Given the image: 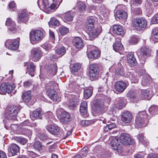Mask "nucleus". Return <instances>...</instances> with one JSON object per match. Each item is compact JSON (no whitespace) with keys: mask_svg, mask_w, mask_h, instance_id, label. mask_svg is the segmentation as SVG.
Returning <instances> with one entry per match:
<instances>
[{"mask_svg":"<svg viewBox=\"0 0 158 158\" xmlns=\"http://www.w3.org/2000/svg\"><path fill=\"white\" fill-rule=\"evenodd\" d=\"M118 141V139L117 137H114L110 144L112 149L117 150L118 153H120L122 152V145L119 143Z\"/></svg>","mask_w":158,"mask_h":158,"instance_id":"nucleus-15","label":"nucleus"},{"mask_svg":"<svg viewBox=\"0 0 158 158\" xmlns=\"http://www.w3.org/2000/svg\"><path fill=\"white\" fill-rule=\"evenodd\" d=\"M87 111V103L85 102H82L80 107V111L82 114H85Z\"/></svg>","mask_w":158,"mask_h":158,"instance_id":"nucleus-33","label":"nucleus"},{"mask_svg":"<svg viewBox=\"0 0 158 158\" xmlns=\"http://www.w3.org/2000/svg\"><path fill=\"white\" fill-rule=\"evenodd\" d=\"M95 18L92 17H87L86 21V26L87 29L94 26Z\"/></svg>","mask_w":158,"mask_h":158,"instance_id":"nucleus-30","label":"nucleus"},{"mask_svg":"<svg viewBox=\"0 0 158 158\" xmlns=\"http://www.w3.org/2000/svg\"><path fill=\"white\" fill-rule=\"evenodd\" d=\"M149 91L147 90H140V97L143 99L149 100L150 98L149 97Z\"/></svg>","mask_w":158,"mask_h":158,"instance_id":"nucleus-35","label":"nucleus"},{"mask_svg":"<svg viewBox=\"0 0 158 158\" xmlns=\"http://www.w3.org/2000/svg\"><path fill=\"white\" fill-rule=\"evenodd\" d=\"M31 98V92L30 91H28L23 93L22 98L24 102H26L30 101Z\"/></svg>","mask_w":158,"mask_h":158,"instance_id":"nucleus-32","label":"nucleus"},{"mask_svg":"<svg viewBox=\"0 0 158 158\" xmlns=\"http://www.w3.org/2000/svg\"><path fill=\"white\" fill-rule=\"evenodd\" d=\"M88 148L87 147L84 148L81 150V154L83 156H85L88 152Z\"/></svg>","mask_w":158,"mask_h":158,"instance_id":"nucleus-61","label":"nucleus"},{"mask_svg":"<svg viewBox=\"0 0 158 158\" xmlns=\"http://www.w3.org/2000/svg\"><path fill=\"white\" fill-rule=\"evenodd\" d=\"M119 140L121 143L124 145H128L134 144V140L131 139L130 135L128 134L122 133L119 136Z\"/></svg>","mask_w":158,"mask_h":158,"instance_id":"nucleus-7","label":"nucleus"},{"mask_svg":"<svg viewBox=\"0 0 158 158\" xmlns=\"http://www.w3.org/2000/svg\"><path fill=\"white\" fill-rule=\"evenodd\" d=\"M148 111L151 114H158V107L157 106L153 105L151 106L148 109Z\"/></svg>","mask_w":158,"mask_h":158,"instance_id":"nucleus-43","label":"nucleus"},{"mask_svg":"<svg viewBox=\"0 0 158 158\" xmlns=\"http://www.w3.org/2000/svg\"><path fill=\"white\" fill-rule=\"evenodd\" d=\"M16 140L23 145H24L27 142V140L22 137H17Z\"/></svg>","mask_w":158,"mask_h":158,"instance_id":"nucleus-50","label":"nucleus"},{"mask_svg":"<svg viewBox=\"0 0 158 158\" xmlns=\"http://www.w3.org/2000/svg\"><path fill=\"white\" fill-rule=\"evenodd\" d=\"M147 114L145 111L139 112L135 119V124L137 127L140 128L146 126L148 122Z\"/></svg>","mask_w":158,"mask_h":158,"instance_id":"nucleus-2","label":"nucleus"},{"mask_svg":"<svg viewBox=\"0 0 158 158\" xmlns=\"http://www.w3.org/2000/svg\"><path fill=\"white\" fill-rule=\"evenodd\" d=\"M38 137L42 141H46L49 139V138L44 133L39 134L38 135Z\"/></svg>","mask_w":158,"mask_h":158,"instance_id":"nucleus-51","label":"nucleus"},{"mask_svg":"<svg viewBox=\"0 0 158 158\" xmlns=\"http://www.w3.org/2000/svg\"><path fill=\"white\" fill-rule=\"evenodd\" d=\"M113 32L119 35H123L124 34V31L123 27L119 25H114L112 28Z\"/></svg>","mask_w":158,"mask_h":158,"instance_id":"nucleus-26","label":"nucleus"},{"mask_svg":"<svg viewBox=\"0 0 158 158\" xmlns=\"http://www.w3.org/2000/svg\"><path fill=\"white\" fill-rule=\"evenodd\" d=\"M127 77H129L132 83H136L138 82L139 79V75L136 73H132L129 72L127 74Z\"/></svg>","mask_w":158,"mask_h":158,"instance_id":"nucleus-28","label":"nucleus"},{"mask_svg":"<svg viewBox=\"0 0 158 158\" xmlns=\"http://www.w3.org/2000/svg\"><path fill=\"white\" fill-rule=\"evenodd\" d=\"M14 84L10 85L8 83H2L0 87V94H4L6 93H9L15 88Z\"/></svg>","mask_w":158,"mask_h":158,"instance_id":"nucleus-8","label":"nucleus"},{"mask_svg":"<svg viewBox=\"0 0 158 158\" xmlns=\"http://www.w3.org/2000/svg\"><path fill=\"white\" fill-rule=\"evenodd\" d=\"M147 25V21L143 18L136 19L133 22V27L139 31L145 29Z\"/></svg>","mask_w":158,"mask_h":158,"instance_id":"nucleus-3","label":"nucleus"},{"mask_svg":"<svg viewBox=\"0 0 158 158\" xmlns=\"http://www.w3.org/2000/svg\"><path fill=\"white\" fill-rule=\"evenodd\" d=\"M117 103L116 104V107L118 109H122L125 106L123 103V98H118L117 99Z\"/></svg>","mask_w":158,"mask_h":158,"instance_id":"nucleus-40","label":"nucleus"},{"mask_svg":"<svg viewBox=\"0 0 158 158\" xmlns=\"http://www.w3.org/2000/svg\"><path fill=\"white\" fill-rule=\"evenodd\" d=\"M59 6V5L58 4L57 2L53 0V2L51 4L49 7L52 10H56L58 8Z\"/></svg>","mask_w":158,"mask_h":158,"instance_id":"nucleus-52","label":"nucleus"},{"mask_svg":"<svg viewBox=\"0 0 158 158\" xmlns=\"http://www.w3.org/2000/svg\"><path fill=\"white\" fill-rule=\"evenodd\" d=\"M138 41V38L135 36L131 37L130 40V42L133 44H137Z\"/></svg>","mask_w":158,"mask_h":158,"instance_id":"nucleus-59","label":"nucleus"},{"mask_svg":"<svg viewBox=\"0 0 158 158\" xmlns=\"http://www.w3.org/2000/svg\"><path fill=\"white\" fill-rule=\"evenodd\" d=\"M133 116L131 113L128 111L123 112L121 116L122 121L126 123H129L131 122Z\"/></svg>","mask_w":158,"mask_h":158,"instance_id":"nucleus-18","label":"nucleus"},{"mask_svg":"<svg viewBox=\"0 0 158 158\" xmlns=\"http://www.w3.org/2000/svg\"><path fill=\"white\" fill-rule=\"evenodd\" d=\"M57 69V67L56 65L55 64H52L49 67L48 72L50 73L51 76H54L56 73Z\"/></svg>","mask_w":158,"mask_h":158,"instance_id":"nucleus-38","label":"nucleus"},{"mask_svg":"<svg viewBox=\"0 0 158 158\" xmlns=\"http://www.w3.org/2000/svg\"><path fill=\"white\" fill-rule=\"evenodd\" d=\"M26 65L27 66V70L29 73L31 77H33L34 75V72L35 71V66L33 63L26 62L24 63V66Z\"/></svg>","mask_w":158,"mask_h":158,"instance_id":"nucleus-24","label":"nucleus"},{"mask_svg":"<svg viewBox=\"0 0 158 158\" xmlns=\"http://www.w3.org/2000/svg\"><path fill=\"white\" fill-rule=\"evenodd\" d=\"M116 16L119 19H125L127 18V15L125 10H117Z\"/></svg>","mask_w":158,"mask_h":158,"instance_id":"nucleus-31","label":"nucleus"},{"mask_svg":"<svg viewBox=\"0 0 158 158\" xmlns=\"http://www.w3.org/2000/svg\"><path fill=\"white\" fill-rule=\"evenodd\" d=\"M19 39L16 40H9L6 41L5 44L6 47L13 51L16 50L19 48Z\"/></svg>","mask_w":158,"mask_h":158,"instance_id":"nucleus-9","label":"nucleus"},{"mask_svg":"<svg viewBox=\"0 0 158 158\" xmlns=\"http://www.w3.org/2000/svg\"><path fill=\"white\" fill-rule=\"evenodd\" d=\"M9 7L10 9L15 8L16 4L14 1L11 2L9 4Z\"/></svg>","mask_w":158,"mask_h":158,"instance_id":"nucleus-64","label":"nucleus"},{"mask_svg":"<svg viewBox=\"0 0 158 158\" xmlns=\"http://www.w3.org/2000/svg\"><path fill=\"white\" fill-rule=\"evenodd\" d=\"M34 148L36 150L39 151L41 149L42 145L39 142H36L34 144Z\"/></svg>","mask_w":158,"mask_h":158,"instance_id":"nucleus-55","label":"nucleus"},{"mask_svg":"<svg viewBox=\"0 0 158 158\" xmlns=\"http://www.w3.org/2000/svg\"><path fill=\"white\" fill-rule=\"evenodd\" d=\"M6 25L8 27V29L10 30L14 33L16 31L15 23L13 21L10 19L7 18L6 22Z\"/></svg>","mask_w":158,"mask_h":158,"instance_id":"nucleus-23","label":"nucleus"},{"mask_svg":"<svg viewBox=\"0 0 158 158\" xmlns=\"http://www.w3.org/2000/svg\"><path fill=\"white\" fill-rule=\"evenodd\" d=\"M19 110V108L17 106L8 105L4 115L5 119L12 121L16 120L17 115Z\"/></svg>","mask_w":158,"mask_h":158,"instance_id":"nucleus-1","label":"nucleus"},{"mask_svg":"<svg viewBox=\"0 0 158 158\" xmlns=\"http://www.w3.org/2000/svg\"><path fill=\"white\" fill-rule=\"evenodd\" d=\"M43 114V112L41 110L37 109L33 112L31 115L32 118L34 120L35 119H41Z\"/></svg>","mask_w":158,"mask_h":158,"instance_id":"nucleus-29","label":"nucleus"},{"mask_svg":"<svg viewBox=\"0 0 158 158\" xmlns=\"http://www.w3.org/2000/svg\"><path fill=\"white\" fill-rule=\"evenodd\" d=\"M149 83V79L147 77H144L142 79L141 84L143 86L147 85Z\"/></svg>","mask_w":158,"mask_h":158,"instance_id":"nucleus-54","label":"nucleus"},{"mask_svg":"<svg viewBox=\"0 0 158 158\" xmlns=\"http://www.w3.org/2000/svg\"><path fill=\"white\" fill-rule=\"evenodd\" d=\"M73 42L74 47L78 50L81 49L84 46L83 40L79 37H75L73 39Z\"/></svg>","mask_w":158,"mask_h":158,"instance_id":"nucleus-20","label":"nucleus"},{"mask_svg":"<svg viewBox=\"0 0 158 158\" xmlns=\"http://www.w3.org/2000/svg\"><path fill=\"white\" fill-rule=\"evenodd\" d=\"M137 137L139 141L141 142L145 146H147L149 144V142L147 140L144 139V137L142 133L139 134Z\"/></svg>","mask_w":158,"mask_h":158,"instance_id":"nucleus-42","label":"nucleus"},{"mask_svg":"<svg viewBox=\"0 0 158 158\" xmlns=\"http://www.w3.org/2000/svg\"><path fill=\"white\" fill-rule=\"evenodd\" d=\"M65 49L64 47L62 46L58 48L56 50V53L61 56L63 55L65 53Z\"/></svg>","mask_w":158,"mask_h":158,"instance_id":"nucleus-47","label":"nucleus"},{"mask_svg":"<svg viewBox=\"0 0 158 158\" xmlns=\"http://www.w3.org/2000/svg\"><path fill=\"white\" fill-rule=\"evenodd\" d=\"M89 73L91 79H96L99 75V70L98 66L95 64L91 65Z\"/></svg>","mask_w":158,"mask_h":158,"instance_id":"nucleus-12","label":"nucleus"},{"mask_svg":"<svg viewBox=\"0 0 158 158\" xmlns=\"http://www.w3.org/2000/svg\"><path fill=\"white\" fill-rule=\"evenodd\" d=\"M153 34L154 38L158 40V27L155 28L153 30Z\"/></svg>","mask_w":158,"mask_h":158,"instance_id":"nucleus-57","label":"nucleus"},{"mask_svg":"<svg viewBox=\"0 0 158 158\" xmlns=\"http://www.w3.org/2000/svg\"><path fill=\"white\" fill-rule=\"evenodd\" d=\"M19 147L15 143L11 144L8 148L9 153H10L12 156L16 155L19 152Z\"/></svg>","mask_w":158,"mask_h":158,"instance_id":"nucleus-21","label":"nucleus"},{"mask_svg":"<svg viewBox=\"0 0 158 158\" xmlns=\"http://www.w3.org/2000/svg\"><path fill=\"white\" fill-rule=\"evenodd\" d=\"M93 50L87 53V56L89 59H96L100 57L101 51L93 45L91 46Z\"/></svg>","mask_w":158,"mask_h":158,"instance_id":"nucleus-16","label":"nucleus"},{"mask_svg":"<svg viewBox=\"0 0 158 158\" xmlns=\"http://www.w3.org/2000/svg\"><path fill=\"white\" fill-rule=\"evenodd\" d=\"M64 21L70 22L73 20V16L71 12L69 11L64 14Z\"/></svg>","mask_w":158,"mask_h":158,"instance_id":"nucleus-37","label":"nucleus"},{"mask_svg":"<svg viewBox=\"0 0 158 158\" xmlns=\"http://www.w3.org/2000/svg\"><path fill=\"white\" fill-rule=\"evenodd\" d=\"M109 122H108V124H107V125L108 126V127H108V129H109L110 130L116 127V125L114 123H112L110 124H109Z\"/></svg>","mask_w":158,"mask_h":158,"instance_id":"nucleus-62","label":"nucleus"},{"mask_svg":"<svg viewBox=\"0 0 158 158\" xmlns=\"http://www.w3.org/2000/svg\"><path fill=\"white\" fill-rule=\"evenodd\" d=\"M46 129L48 132L53 135L59 134L62 135L64 134V131L61 130L60 128L56 125L51 124L49 126L47 127Z\"/></svg>","mask_w":158,"mask_h":158,"instance_id":"nucleus-11","label":"nucleus"},{"mask_svg":"<svg viewBox=\"0 0 158 158\" xmlns=\"http://www.w3.org/2000/svg\"><path fill=\"white\" fill-rule=\"evenodd\" d=\"M127 61L129 65L130 66H135L136 64V61L134 54H128L127 56Z\"/></svg>","mask_w":158,"mask_h":158,"instance_id":"nucleus-27","label":"nucleus"},{"mask_svg":"<svg viewBox=\"0 0 158 158\" xmlns=\"http://www.w3.org/2000/svg\"><path fill=\"white\" fill-rule=\"evenodd\" d=\"M53 2V0H42V4L44 8L46 9L49 7V5Z\"/></svg>","mask_w":158,"mask_h":158,"instance_id":"nucleus-46","label":"nucleus"},{"mask_svg":"<svg viewBox=\"0 0 158 158\" xmlns=\"http://www.w3.org/2000/svg\"><path fill=\"white\" fill-rule=\"evenodd\" d=\"M50 39L52 40V42L54 43L55 41V35L54 32L50 30H49Z\"/></svg>","mask_w":158,"mask_h":158,"instance_id":"nucleus-58","label":"nucleus"},{"mask_svg":"<svg viewBox=\"0 0 158 158\" xmlns=\"http://www.w3.org/2000/svg\"><path fill=\"white\" fill-rule=\"evenodd\" d=\"M22 134L29 137L32 134V131L28 128H22L21 129Z\"/></svg>","mask_w":158,"mask_h":158,"instance_id":"nucleus-41","label":"nucleus"},{"mask_svg":"<svg viewBox=\"0 0 158 158\" xmlns=\"http://www.w3.org/2000/svg\"><path fill=\"white\" fill-rule=\"evenodd\" d=\"M31 58L34 61L39 60L42 56L41 51L39 48H34L31 51Z\"/></svg>","mask_w":158,"mask_h":158,"instance_id":"nucleus-14","label":"nucleus"},{"mask_svg":"<svg viewBox=\"0 0 158 158\" xmlns=\"http://www.w3.org/2000/svg\"><path fill=\"white\" fill-rule=\"evenodd\" d=\"M44 37V31L42 30H34L30 33V39L31 41L37 42L41 40Z\"/></svg>","mask_w":158,"mask_h":158,"instance_id":"nucleus-5","label":"nucleus"},{"mask_svg":"<svg viewBox=\"0 0 158 158\" xmlns=\"http://www.w3.org/2000/svg\"><path fill=\"white\" fill-rule=\"evenodd\" d=\"M104 111L103 102L100 101H98L94 104V113L96 114L95 115L97 116L102 114Z\"/></svg>","mask_w":158,"mask_h":158,"instance_id":"nucleus-13","label":"nucleus"},{"mask_svg":"<svg viewBox=\"0 0 158 158\" xmlns=\"http://www.w3.org/2000/svg\"><path fill=\"white\" fill-rule=\"evenodd\" d=\"M81 65L78 63L73 64L71 68V71L73 73H74L79 70L81 68Z\"/></svg>","mask_w":158,"mask_h":158,"instance_id":"nucleus-39","label":"nucleus"},{"mask_svg":"<svg viewBox=\"0 0 158 158\" xmlns=\"http://www.w3.org/2000/svg\"><path fill=\"white\" fill-rule=\"evenodd\" d=\"M87 30L89 40H92L100 34L102 32V29L101 26L98 25L96 27L95 26L92 27L88 29Z\"/></svg>","mask_w":158,"mask_h":158,"instance_id":"nucleus-4","label":"nucleus"},{"mask_svg":"<svg viewBox=\"0 0 158 158\" xmlns=\"http://www.w3.org/2000/svg\"><path fill=\"white\" fill-rule=\"evenodd\" d=\"M128 85L122 81H118L116 82L114 86V88L115 90L119 93H122L126 88Z\"/></svg>","mask_w":158,"mask_h":158,"instance_id":"nucleus-17","label":"nucleus"},{"mask_svg":"<svg viewBox=\"0 0 158 158\" xmlns=\"http://www.w3.org/2000/svg\"><path fill=\"white\" fill-rule=\"evenodd\" d=\"M60 120L63 123L67 124L71 120L69 114L66 112H63L60 115Z\"/></svg>","mask_w":158,"mask_h":158,"instance_id":"nucleus-22","label":"nucleus"},{"mask_svg":"<svg viewBox=\"0 0 158 158\" xmlns=\"http://www.w3.org/2000/svg\"><path fill=\"white\" fill-rule=\"evenodd\" d=\"M47 93L49 97L54 102H58L60 101L57 93L54 89H48Z\"/></svg>","mask_w":158,"mask_h":158,"instance_id":"nucleus-19","label":"nucleus"},{"mask_svg":"<svg viewBox=\"0 0 158 158\" xmlns=\"http://www.w3.org/2000/svg\"><path fill=\"white\" fill-rule=\"evenodd\" d=\"M68 105L69 106L72 108H73L75 105V102L74 100L72 99V100L70 99Z\"/></svg>","mask_w":158,"mask_h":158,"instance_id":"nucleus-60","label":"nucleus"},{"mask_svg":"<svg viewBox=\"0 0 158 158\" xmlns=\"http://www.w3.org/2000/svg\"><path fill=\"white\" fill-rule=\"evenodd\" d=\"M59 31L62 35H65L68 32L69 29L65 27H62L59 28Z\"/></svg>","mask_w":158,"mask_h":158,"instance_id":"nucleus-48","label":"nucleus"},{"mask_svg":"<svg viewBox=\"0 0 158 158\" xmlns=\"http://www.w3.org/2000/svg\"><path fill=\"white\" fill-rule=\"evenodd\" d=\"M151 22L153 24L158 23V13L155 14L152 17Z\"/></svg>","mask_w":158,"mask_h":158,"instance_id":"nucleus-53","label":"nucleus"},{"mask_svg":"<svg viewBox=\"0 0 158 158\" xmlns=\"http://www.w3.org/2000/svg\"><path fill=\"white\" fill-rule=\"evenodd\" d=\"M115 75L117 77H120L124 75L125 72L123 66L120 63H118L115 69Z\"/></svg>","mask_w":158,"mask_h":158,"instance_id":"nucleus-25","label":"nucleus"},{"mask_svg":"<svg viewBox=\"0 0 158 158\" xmlns=\"http://www.w3.org/2000/svg\"><path fill=\"white\" fill-rule=\"evenodd\" d=\"M113 46V49L116 52L121 51L123 49V46L120 41H117Z\"/></svg>","mask_w":158,"mask_h":158,"instance_id":"nucleus-34","label":"nucleus"},{"mask_svg":"<svg viewBox=\"0 0 158 158\" xmlns=\"http://www.w3.org/2000/svg\"><path fill=\"white\" fill-rule=\"evenodd\" d=\"M151 50L147 46H143L138 49L136 52L137 54L140 59L143 60L149 55Z\"/></svg>","mask_w":158,"mask_h":158,"instance_id":"nucleus-6","label":"nucleus"},{"mask_svg":"<svg viewBox=\"0 0 158 158\" xmlns=\"http://www.w3.org/2000/svg\"><path fill=\"white\" fill-rule=\"evenodd\" d=\"M30 12L27 10H21L18 15L17 20L19 23L27 24L29 19Z\"/></svg>","mask_w":158,"mask_h":158,"instance_id":"nucleus-10","label":"nucleus"},{"mask_svg":"<svg viewBox=\"0 0 158 158\" xmlns=\"http://www.w3.org/2000/svg\"><path fill=\"white\" fill-rule=\"evenodd\" d=\"M92 93L93 91L91 89H88L85 90L84 91V97L88 99L91 96Z\"/></svg>","mask_w":158,"mask_h":158,"instance_id":"nucleus-45","label":"nucleus"},{"mask_svg":"<svg viewBox=\"0 0 158 158\" xmlns=\"http://www.w3.org/2000/svg\"><path fill=\"white\" fill-rule=\"evenodd\" d=\"M49 26H58L60 24L59 21L54 18H52L49 22Z\"/></svg>","mask_w":158,"mask_h":158,"instance_id":"nucleus-44","label":"nucleus"},{"mask_svg":"<svg viewBox=\"0 0 158 158\" xmlns=\"http://www.w3.org/2000/svg\"><path fill=\"white\" fill-rule=\"evenodd\" d=\"M32 85V81L31 80H28L25 81L24 83V86L25 87H29Z\"/></svg>","mask_w":158,"mask_h":158,"instance_id":"nucleus-63","label":"nucleus"},{"mask_svg":"<svg viewBox=\"0 0 158 158\" xmlns=\"http://www.w3.org/2000/svg\"><path fill=\"white\" fill-rule=\"evenodd\" d=\"M86 6L85 3L81 1H78L74 7L75 9L84 10L86 9Z\"/></svg>","mask_w":158,"mask_h":158,"instance_id":"nucleus-36","label":"nucleus"},{"mask_svg":"<svg viewBox=\"0 0 158 158\" xmlns=\"http://www.w3.org/2000/svg\"><path fill=\"white\" fill-rule=\"evenodd\" d=\"M42 47L46 50L48 51L51 48L52 46L49 43H45L42 45Z\"/></svg>","mask_w":158,"mask_h":158,"instance_id":"nucleus-56","label":"nucleus"},{"mask_svg":"<svg viewBox=\"0 0 158 158\" xmlns=\"http://www.w3.org/2000/svg\"><path fill=\"white\" fill-rule=\"evenodd\" d=\"M48 85L49 86H50L51 88H48V89H54V88L57 89L58 87V84L54 81L50 82L48 83Z\"/></svg>","mask_w":158,"mask_h":158,"instance_id":"nucleus-49","label":"nucleus"}]
</instances>
